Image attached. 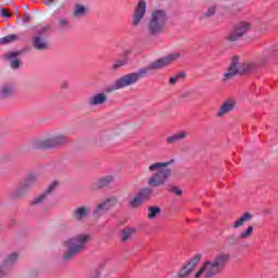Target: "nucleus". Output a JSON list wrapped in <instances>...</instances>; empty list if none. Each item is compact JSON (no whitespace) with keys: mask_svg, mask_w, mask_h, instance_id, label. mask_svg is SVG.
<instances>
[{"mask_svg":"<svg viewBox=\"0 0 278 278\" xmlns=\"http://www.w3.org/2000/svg\"><path fill=\"white\" fill-rule=\"evenodd\" d=\"M45 5H51V3H55V0H41Z\"/></svg>","mask_w":278,"mask_h":278,"instance_id":"4c0bfd02","label":"nucleus"},{"mask_svg":"<svg viewBox=\"0 0 278 278\" xmlns=\"http://www.w3.org/2000/svg\"><path fill=\"white\" fill-rule=\"evenodd\" d=\"M277 56L278 46L264 50L263 55L257 62H244L240 65V67H238V62L240 59L238 56H233L227 73L224 74L223 81H231V79H233L238 75V73H255L257 68L266 66V64H268V62H270L273 58Z\"/></svg>","mask_w":278,"mask_h":278,"instance_id":"f257e3e1","label":"nucleus"},{"mask_svg":"<svg viewBox=\"0 0 278 278\" xmlns=\"http://www.w3.org/2000/svg\"><path fill=\"white\" fill-rule=\"evenodd\" d=\"M55 188H58V181H53L48 189L46 190L45 193L39 194L38 197H36L31 202L30 205H38L40 203H42V201H45L47 199V197H49V194H51V192H53V190H55Z\"/></svg>","mask_w":278,"mask_h":278,"instance_id":"f3484780","label":"nucleus"},{"mask_svg":"<svg viewBox=\"0 0 278 278\" xmlns=\"http://www.w3.org/2000/svg\"><path fill=\"white\" fill-rule=\"evenodd\" d=\"M214 14H216V8L214 7L208 8L207 12L204 13L205 16H214Z\"/></svg>","mask_w":278,"mask_h":278,"instance_id":"f704fd0d","label":"nucleus"},{"mask_svg":"<svg viewBox=\"0 0 278 278\" xmlns=\"http://www.w3.org/2000/svg\"><path fill=\"white\" fill-rule=\"evenodd\" d=\"M90 212V208H87L86 206H80L73 212V218L75 220H84L88 216V213Z\"/></svg>","mask_w":278,"mask_h":278,"instance_id":"412c9836","label":"nucleus"},{"mask_svg":"<svg viewBox=\"0 0 278 278\" xmlns=\"http://www.w3.org/2000/svg\"><path fill=\"white\" fill-rule=\"evenodd\" d=\"M99 277H101V271L99 269H96L93 278H99Z\"/></svg>","mask_w":278,"mask_h":278,"instance_id":"58836bf2","label":"nucleus"},{"mask_svg":"<svg viewBox=\"0 0 278 278\" xmlns=\"http://www.w3.org/2000/svg\"><path fill=\"white\" fill-rule=\"evenodd\" d=\"M22 21L24 23H29V21H31V16H29V14L25 13L24 16L22 17Z\"/></svg>","mask_w":278,"mask_h":278,"instance_id":"e433bc0d","label":"nucleus"},{"mask_svg":"<svg viewBox=\"0 0 278 278\" xmlns=\"http://www.w3.org/2000/svg\"><path fill=\"white\" fill-rule=\"evenodd\" d=\"M88 240H90V235H77L65 241L67 251L64 253V260H73L74 257H77V255L86 249Z\"/></svg>","mask_w":278,"mask_h":278,"instance_id":"39448f33","label":"nucleus"},{"mask_svg":"<svg viewBox=\"0 0 278 278\" xmlns=\"http://www.w3.org/2000/svg\"><path fill=\"white\" fill-rule=\"evenodd\" d=\"M142 203H144V200H142V198H139L138 194L134 198L132 201H130L131 207H140Z\"/></svg>","mask_w":278,"mask_h":278,"instance_id":"2f4dec72","label":"nucleus"},{"mask_svg":"<svg viewBox=\"0 0 278 278\" xmlns=\"http://www.w3.org/2000/svg\"><path fill=\"white\" fill-rule=\"evenodd\" d=\"M233 108H236V100H226L217 112V116L220 118L225 116V114H229Z\"/></svg>","mask_w":278,"mask_h":278,"instance_id":"a211bd4d","label":"nucleus"},{"mask_svg":"<svg viewBox=\"0 0 278 278\" xmlns=\"http://www.w3.org/2000/svg\"><path fill=\"white\" fill-rule=\"evenodd\" d=\"M249 220H253V215L249 212H245L241 215L240 218H238L233 224L232 228L238 229V227H243L245 223H249Z\"/></svg>","mask_w":278,"mask_h":278,"instance_id":"aec40b11","label":"nucleus"},{"mask_svg":"<svg viewBox=\"0 0 278 278\" xmlns=\"http://www.w3.org/2000/svg\"><path fill=\"white\" fill-rule=\"evenodd\" d=\"M179 52L168 54L162 59H159L152 62L149 66L142 67L136 73H130L122 76L119 79L115 80L112 86V90H121L123 88H127V86H134V84H138L140 78L147 75L148 71H155L157 68H164V66H168V64H173L176 60H179Z\"/></svg>","mask_w":278,"mask_h":278,"instance_id":"f03ea898","label":"nucleus"},{"mask_svg":"<svg viewBox=\"0 0 278 278\" xmlns=\"http://www.w3.org/2000/svg\"><path fill=\"white\" fill-rule=\"evenodd\" d=\"M185 77H186V72H180L176 76L169 78V85L175 86L177 81H179L180 79H184Z\"/></svg>","mask_w":278,"mask_h":278,"instance_id":"c85d7f7f","label":"nucleus"},{"mask_svg":"<svg viewBox=\"0 0 278 278\" xmlns=\"http://www.w3.org/2000/svg\"><path fill=\"white\" fill-rule=\"evenodd\" d=\"M147 14V1L139 0L132 15V26L138 27Z\"/></svg>","mask_w":278,"mask_h":278,"instance_id":"9d476101","label":"nucleus"},{"mask_svg":"<svg viewBox=\"0 0 278 278\" xmlns=\"http://www.w3.org/2000/svg\"><path fill=\"white\" fill-rule=\"evenodd\" d=\"M186 136H188V132L179 131L170 137H167L166 142L167 144H175V142H179V140H185Z\"/></svg>","mask_w":278,"mask_h":278,"instance_id":"5701e85b","label":"nucleus"},{"mask_svg":"<svg viewBox=\"0 0 278 278\" xmlns=\"http://www.w3.org/2000/svg\"><path fill=\"white\" fill-rule=\"evenodd\" d=\"M169 192H173L177 197H181V194H184V191H181V189H179L178 187L169 188Z\"/></svg>","mask_w":278,"mask_h":278,"instance_id":"473e14b6","label":"nucleus"},{"mask_svg":"<svg viewBox=\"0 0 278 278\" xmlns=\"http://www.w3.org/2000/svg\"><path fill=\"white\" fill-rule=\"evenodd\" d=\"M16 94V85L14 83H4L0 86V99H10Z\"/></svg>","mask_w":278,"mask_h":278,"instance_id":"ddd939ff","label":"nucleus"},{"mask_svg":"<svg viewBox=\"0 0 278 278\" xmlns=\"http://www.w3.org/2000/svg\"><path fill=\"white\" fill-rule=\"evenodd\" d=\"M151 194H153V190L151 188H143L137 193V195H139L143 201L149 200Z\"/></svg>","mask_w":278,"mask_h":278,"instance_id":"a878e982","label":"nucleus"},{"mask_svg":"<svg viewBox=\"0 0 278 278\" xmlns=\"http://www.w3.org/2000/svg\"><path fill=\"white\" fill-rule=\"evenodd\" d=\"M186 97H190V91L180 94V99H186Z\"/></svg>","mask_w":278,"mask_h":278,"instance_id":"ea45409f","label":"nucleus"},{"mask_svg":"<svg viewBox=\"0 0 278 278\" xmlns=\"http://www.w3.org/2000/svg\"><path fill=\"white\" fill-rule=\"evenodd\" d=\"M21 51H11L3 54V60H9L11 62V68L14 71L21 68Z\"/></svg>","mask_w":278,"mask_h":278,"instance_id":"dca6fc26","label":"nucleus"},{"mask_svg":"<svg viewBox=\"0 0 278 278\" xmlns=\"http://www.w3.org/2000/svg\"><path fill=\"white\" fill-rule=\"evenodd\" d=\"M17 257H18V254L16 253H12L7 257V260L0 267V278H4L5 275L10 273V269L12 268V264L16 262Z\"/></svg>","mask_w":278,"mask_h":278,"instance_id":"2eb2a0df","label":"nucleus"},{"mask_svg":"<svg viewBox=\"0 0 278 278\" xmlns=\"http://www.w3.org/2000/svg\"><path fill=\"white\" fill-rule=\"evenodd\" d=\"M111 90H117V89H112V87H111V89H109V92H111Z\"/></svg>","mask_w":278,"mask_h":278,"instance_id":"79ce46f5","label":"nucleus"},{"mask_svg":"<svg viewBox=\"0 0 278 278\" xmlns=\"http://www.w3.org/2000/svg\"><path fill=\"white\" fill-rule=\"evenodd\" d=\"M73 14L75 18H81L83 16H86V7L81 4H76Z\"/></svg>","mask_w":278,"mask_h":278,"instance_id":"393cba45","label":"nucleus"},{"mask_svg":"<svg viewBox=\"0 0 278 278\" xmlns=\"http://www.w3.org/2000/svg\"><path fill=\"white\" fill-rule=\"evenodd\" d=\"M50 28L51 26L46 25L37 29L36 35L33 37V46L37 51H47L49 49V41H47L45 36H47V31H49Z\"/></svg>","mask_w":278,"mask_h":278,"instance_id":"6e6552de","label":"nucleus"},{"mask_svg":"<svg viewBox=\"0 0 278 278\" xmlns=\"http://www.w3.org/2000/svg\"><path fill=\"white\" fill-rule=\"evenodd\" d=\"M59 25H60V27H62L63 29H67V27H68V21L66 20V18H61L60 21H59Z\"/></svg>","mask_w":278,"mask_h":278,"instance_id":"72a5a7b5","label":"nucleus"},{"mask_svg":"<svg viewBox=\"0 0 278 278\" xmlns=\"http://www.w3.org/2000/svg\"><path fill=\"white\" fill-rule=\"evenodd\" d=\"M62 88H66V84L62 85Z\"/></svg>","mask_w":278,"mask_h":278,"instance_id":"a19ab883","label":"nucleus"},{"mask_svg":"<svg viewBox=\"0 0 278 278\" xmlns=\"http://www.w3.org/2000/svg\"><path fill=\"white\" fill-rule=\"evenodd\" d=\"M162 213V208L160 206H149L148 207V218L153 219L157 216V214Z\"/></svg>","mask_w":278,"mask_h":278,"instance_id":"bb28decb","label":"nucleus"},{"mask_svg":"<svg viewBox=\"0 0 278 278\" xmlns=\"http://www.w3.org/2000/svg\"><path fill=\"white\" fill-rule=\"evenodd\" d=\"M136 233V229L134 228H125L121 231V240L122 242H127L129 238H131Z\"/></svg>","mask_w":278,"mask_h":278,"instance_id":"b1692460","label":"nucleus"},{"mask_svg":"<svg viewBox=\"0 0 278 278\" xmlns=\"http://www.w3.org/2000/svg\"><path fill=\"white\" fill-rule=\"evenodd\" d=\"M1 16H3L4 18H10V16H12V13L9 12L8 9H2Z\"/></svg>","mask_w":278,"mask_h":278,"instance_id":"c9c22d12","label":"nucleus"},{"mask_svg":"<svg viewBox=\"0 0 278 278\" xmlns=\"http://www.w3.org/2000/svg\"><path fill=\"white\" fill-rule=\"evenodd\" d=\"M251 29V24L248 22L238 23L235 28L226 36L229 42H236L238 38H242Z\"/></svg>","mask_w":278,"mask_h":278,"instance_id":"1a4fd4ad","label":"nucleus"},{"mask_svg":"<svg viewBox=\"0 0 278 278\" xmlns=\"http://www.w3.org/2000/svg\"><path fill=\"white\" fill-rule=\"evenodd\" d=\"M253 236V226H249L247 230L240 233L241 240H247V238H251Z\"/></svg>","mask_w":278,"mask_h":278,"instance_id":"c756f323","label":"nucleus"},{"mask_svg":"<svg viewBox=\"0 0 278 278\" xmlns=\"http://www.w3.org/2000/svg\"><path fill=\"white\" fill-rule=\"evenodd\" d=\"M201 262V254H197L195 256H193L190 262L184 266L179 273H178V277L179 278H185L188 277V275L190 273H192L194 270V268H197V266L199 265V263Z\"/></svg>","mask_w":278,"mask_h":278,"instance_id":"9b49d317","label":"nucleus"},{"mask_svg":"<svg viewBox=\"0 0 278 278\" xmlns=\"http://www.w3.org/2000/svg\"><path fill=\"white\" fill-rule=\"evenodd\" d=\"M112 181H114V176H104V177L100 178L92 188L94 190H97V188H99V189L105 188L106 186H110L112 184Z\"/></svg>","mask_w":278,"mask_h":278,"instance_id":"4be33fe9","label":"nucleus"},{"mask_svg":"<svg viewBox=\"0 0 278 278\" xmlns=\"http://www.w3.org/2000/svg\"><path fill=\"white\" fill-rule=\"evenodd\" d=\"M231 256L229 253H219L213 261H206L199 271L194 275V278H212L216 277L219 273L225 270V266L229 263Z\"/></svg>","mask_w":278,"mask_h":278,"instance_id":"7ed1b4c3","label":"nucleus"},{"mask_svg":"<svg viewBox=\"0 0 278 278\" xmlns=\"http://www.w3.org/2000/svg\"><path fill=\"white\" fill-rule=\"evenodd\" d=\"M173 164V160L168 162H156L149 166V172L153 173V175L148 180V186L150 188H159V186H164L166 181L173 175V170L170 168H166Z\"/></svg>","mask_w":278,"mask_h":278,"instance_id":"20e7f679","label":"nucleus"},{"mask_svg":"<svg viewBox=\"0 0 278 278\" xmlns=\"http://www.w3.org/2000/svg\"><path fill=\"white\" fill-rule=\"evenodd\" d=\"M125 64H127V58L116 60L112 68L114 71H117V68H121V66H125Z\"/></svg>","mask_w":278,"mask_h":278,"instance_id":"7c9ffc66","label":"nucleus"},{"mask_svg":"<svg viewBox=\"0 0 278 278\" xmlns=\"http://www.w3.org/2000/svg\"><path fill=\"white\" fill-rule=\"evenodd\" d=\"M66 142H68V138L64 135H59L51 139H37L34 141L33 147L34 149H55V147H62V144H66Z\"/></svg>","mask_w":278,"mask_h":278,"instance_id":"0eeeda50","label":"nucleus"},{"mask_svg":"<svg viewBox=\"0 0 278 278\" xmlns=\"http://www.w3.org/2000/svg\"><path fill=\"white\" fill-rule=\"evenodd\" d=\"M168 21V14L164 10H154L151 13V17L148 23V34L149 36H160L166 27V22Z\"/></svg>","mask_w":278,"mask_h":278,"instance_id":"423d86ee","label":"nucleus"},{"mask_svg":"<svg viewBox=\"0 0 278 278\" xmlns=\"http://www.w3.org/2000/svg\"><path fill=\"white\" fill-rule=\"evenodd\" d=\"M16 40H18V36L8 35L0 39V45H10V42H16Z\"/></svg>","mask_w":278,"mask_h":278,"instance_id":"cd10ccee","label":"nucleus"},{"mask_svg":"<svg viewBox=\"0 0 278 278\" xmlns=\"http://www.w3.org/2000/svg\"><path fill=\"white\" fill-rule=\"evenodd\" d=\"M38 181V176L36 174H29L26 179H24L17 189V197H21L23 192L29 190Z\"/></svg>","mask_w":278,"mask_h":278,"instance_id":"f8f14e48","label":"nucleus"},{"mask_svg":"<svg viewBox=\"0 0 278 278\" xmlns=\"http://www.w3.org/2000/svg\"><path fill=\"white\" fill-rule=\"evenodd\" d=\"M116 205V198L106 199L104 202L98 204L97 208L93 211V216H101V213L112 210Z\"/></svg>","mask_w":278,"mask_h":278,"instance_id":"4468645a","label":"nucleus"},{"mask_svg":"<svg viewBox=\"0 0 278 278\" xmlns=\"http://www.w3.org/2000/svg\"><path fill=\"white\" fill-rule=\"evenodd\" d=\"M108 101V96L105 93H98L93 97H90L87 100L88 105L94 106V105H103Z\"/></svg>","mask_w":278,"mask_h":278,"instance_id":"6ab92c4d","label":"nucleus"}]
</instances>
